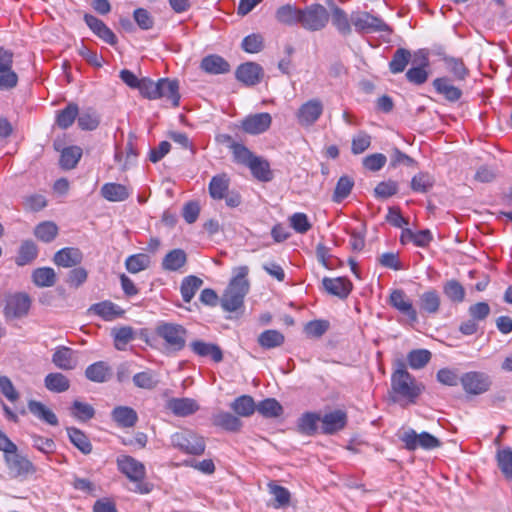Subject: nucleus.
Wrapping results in <instances>:
<instances>
[{
  "label": "nucleus",
  "mask_w": 512,
  "mask_h": 512,
  "mask_svg": "<svg viewBox=\"0 0 512 512\" xmlns=\"http://www.w3.org/2000/svg\"><path fill=\"white\" fill-rule=\"evenodd\" d=\"M248 271L246 266L237 268L236 275L231 279L221 299V306L225 311L234 312L243 305L249 291Z\"/></svg>",
  "instance_id": "nucleus-1"
},
{
  "label": "nucleus",
  "mask_w": 512,
  "mask_h": 512,
  "mask_svg": "<svg viewBox=\"0 0 512 512\" xmlns=\"http://www.w3.org/2000/svg\"><path fill=\"white\" fill-rule=\"evenodd\" d=\"M117 465L120 472L135 483V488H133L132 491L140 494H148L151 492V485L144 482L146 468L143 463L131 456L124 455L117 459Z\"/></svg>",
  "instance_id": "nucleus-2"
},
{
  "label": "nucleus",
  "mask_w": 512,
  "mask_h": 512,
  "mask_svg": "<svg viewBox=\"0 0 512 512\" xmlns=\"http://www.w3.org/2000/svg\"><path fill=\"white\" fill-rule=\"evenodd\" d=\"M391 389L397 396L410 402H414L421 393L420 386L403 363L391 375Z\"/></svg>",
  "instance_id": "nucleus-3"
},
{
  "label": "nucleus",
  "mask_w": 512,
  "mask_h": 512,
  "mask_svg": "<svg viewBox=\"0 0 512 512\" xmlns=\"http://www.w3.org/2000/svg\"><path fill=\"white\" fill-rule=\"evenodd\" d=\"M171 446L180 452L193 456H200L206 448L202 436L192 430L184 429L177 431L170 436Z\"/></svg>",
  "instance_id": "nucleus-4"
},
{
  "label": "nucleus",
  "mask_w": 512,
  "mask_h": 512,
  "mask_svg": "<svg viewBox=\"0 0 512 512\" xmlns=\"http://www.w3.org/2000/svg\"><path fill=\"white\" fill-rule=\"evenodd\" d=\"M351 23L357 33H391V27L380 17L366 11H353L350 14Z\"/></svg>",
  "instance_id": "nucleus-5"
},
{
  "label": "nucleus",
  "mask_w": 512,
  "mask_h": 512,
  "mask_svg": "<svg viewBox=\"0 0 512 512\" xmlns=\"http://www.w3.org/2000/svg\"><path fill=\"white\" fill-rule=\"evenodd\" d=\"M155 332L173 351H180L186 345L187 330L180 324L160 322L156 326Z\"/></svg>",
  "instance_id": "nucleus-6"
},
{
  "label": "nucleus",
  "mask_w": 512,
  "mask_h": 512,
  "mask_svg": "<svg viewBox=\"0 0 512 512\" xmlns=\"http://www.w3.org/2000/svg\"><path fill=\"white\" fill-rule=\"evenodd\" d=\"M329 13L321 4H311L300 12L299 24L308 31H319L326 27Z\"/></svg>",
  "instance_id": "nucleus-7"
},
{
  "label": "nucleus",
  "mask_w": 512,
  "mask_h": 512,
  "mask_svg": "<svg viewBox=\"0 0 512 512\" xmlns=\"http://www.w3.org/2000/svg\"><path fill=\"white\" fill-rule=\"evenodd\" d=\"M400 440L405 444V448L414 451L417 448L432 450L441 446L438 438L428 432L418 434L415 430L409 429L400 435Z\"/></svg>",
  "instance_id": "nucleus-8"
},
{
  "label": "nucleus",
  "mask_w": 512,
  "mask_h": 512,
  "mask_svg": "<svg viewBox=\"0 0 512 512\" xmlns=\"http://www.w3.org/2000/svg\"><path fill=\"white\" fill-rule=\"evenodd\" d=\"M460 383L467 394L480 395L490 389L492 380L484 372L470 371L460 377Z\"/></svg>",
  "instance_id": "nucleus-9"
},
{
  "label": "nucleus",
  "mask_w": 512,
  "mask_h": 512,
  "mask_svg": "<svg viewBox=\"0 0 512 512\" xmlns=\"http://www.w3.org/2000/svg\"><path fill=\"white\" fill-rule=\"evenodd\" d=\"M8 474L11 478L26 477L35 472V467L30 460L16 452L4 454Z\"/></svg>",
  "instance_id": "nucleus-10"
},
{
  "label": "nucleus",
  "mask_w": 512,
  "mask_h": 512,
  "mask_svg": "<svg viewBox=\"0 0 512 512\" xmlns=\"http://www.w3.org/2000/svg\"><path fill=\"white\" fill-rule=\"evenodd\" d=\"M31 298L27 293L19 292L7 297L4 314L7 318H21L27 315Z\"/></svg>",
  "instance_id": "nucleus-11"
},
{
  "label": "nucleus",
  "mask_w": 512,
  "mask_h": 512,
  "mask_svg": "<svg viewBox=\"0 0 512 512\" xmlns=\"http://www.w3.org/2000/svg\"><path fill=\"white\" fill-rule=\"evenodd\" d=\"M324 110L323 103L319 99H311L303 103L297 113L296 118L302 127H310L320 118Z\"/></svg>",
  "instance_id": "nucleus-12"
},
{
  "label": "nucleus",
  "mask_w": 512,
  "mask_h": 512,
  "mask_svg": "<svg viewBox=\"0 0 512 512\" xmlns=\"http://www.w3.org/2000/svg\"><path fill=\"white\" fill-rule=\"evenodd\" d=\"M272 124V117L269 113H256L245 117L241 122V129L250 134L258 135L266 132Z\"/></svg>",
  "instance_id": "nucleus-13"
},
{
  "label": "nucleus",
  "mask_w": 512,
  "mask_h": 512,
  "mask_svg": "<svg viewBox=\"0 0 512 512\" xmlns=\"http://www.w3.org/2000/svg\"><path fill=\"white\" fill-rule=\"evenodd\" d=\"M236 79L246 86L259 84L264 76L263 68L255 62L241 64L235 72Z\"/></svg>",
  "instance_id": "nucleus-14"
},
{
  "label": "nucleus",
  "mask_w": 512,
  "mask_h": 512,
  "mask_svg": "<svg viewBox=\"0 0 512 512\" xmlns=\"http://www.w3.org/2000/svg\"><path fill=\"white\" fill-rule=\"evenodd\" d=\"M389 303L393 308L407 316L410 321L417 322V311L414 309L411 300L407 297L403 290H393L390 294Z\"/></svg>",
  "instance_id": "nucleus-15"
},
{
  "label": "nucleus",
  "mask_w": 512,
  "mask_h": 512,
  "mask_svg": "<svg viewBox=\"0 0 512 512\" xmlns=\"http://www.w3.org/2000/svg\"><path fill=\"white\" fill-rule=\"evenodd\" d=\"M322 286L327 293L340 299L347 298L352 291V283L345 277H324L322 280Z\"/></svg>",
  "instance_id": "nucleus-16"
},
{
  "label": "nucleus",
  "mask_w": 512,
  "mask_h": 512,
  "mask_svg": "<svg viewBox=\"0 0 512 512\" xmlns=\"http://www.w3.org/2000/svg\"><path fill=\"white\" fill-rule=\"evenodd\" d=\"M84 21L92 32L109 45L117 43V37L114 32L100 19L91 15L85 14Z\"/></svg>",
  "instance_id": "nucleus-17"
},
{
  "label": "nucleus",
  "mask_w": 512,
  "mask_h": 512,
  "mask_svg": "<svg viewBox=\"0 0 512 512\" xmlns=\"http://www.w3.org/2000/svg\"><path fill=\"white\" fill-rule=\"evenodd\" d=\"M159 99L169 101L173 107L180 102L179 82L176 79L161 78L158 80Z\"/></svg>",
  "instance_id": "nucleus-18"
},
{
  "label": "nucleus",
  "mask_w": 512,
  "mask_h": 512,
  "mask_svg": "<svg viewBox=\"0 0 512 512\" xmlns=\"http://www.w3.org/2000/svg\"><path fill=\"white\" fill-rule=\"evenodd\" d=\"M346 414L336 410L321 416V430L325 434H333L346 425Z\"/></svg>",
  "instance_id": "nucleus-19"
},
{
  "label": "nucleus",
  "mask_w": 512,
  "mask_h": 512,
  "mask_svg": "<svg viewBox=\"0 0 512 512\" xmlns=\"http://www.w3.org/2000/svg\"><path fill=\"white\" fill-rule=\"evenodd\" d=\"M83 255L78 248L66 247L55 253L53 261L65 268L77 266L82 262Z\"/></svg>",
  "instance_id": "nucleus-20"
},
{
  "label": "nucleus",
  "mask_w": 512,
  "mask_h": 512,
  "mask_svg": "<svg viewBox=\"0 0 512 512\" xmlns=\"http://www.w3.org/2000/svg\"><path fill=\"white\" fill-rule=\"evenodd\" d=\"M190 347L191 350L200 357H210L216 363L223 360L222 350L216 344L196 340L190 343Z\"/></svg>",
  "instance_id": "nucleus-21"
},
{
  "label": "nucleus",
  "mask_w": 512,
  "mask_h": 512,
  "mask_svg": "<svg viewBox=\"0 0 512 512\" xmlns=\"http://www.w3.org/2000/svg\"><path fill=\"white\" fill-rule=\"evenodd\" d=\"M436 92L450 102L458 101L462 96L460 88L454 86L448 77H439L433 81Z\"/></svg>",
  "instance_id": "nucleus-22"
},
{
  "label": "nucleus",
  "mask_w": 512,
  "mask_h": 512,
  "mask_svg": "<svg viewBox=\"0 0 512 512\" xmlns=\"http://www.w3.org/2000/svg\"><path fill=\"white\" fill-rule=\"evenodd\" d=\"M89 311L101 317L105 321H112L118 317H121L124 313L118 305L112 303L111 301L95 303L90 307Z\"/></svg>",
  "instance_id": "nucleus-23"
},
{
  "label": "nucleus",
  "mask_w": 512,
  "mask_h": 512,
  "mask_svg": "<svg viewBox=\"0 0 512 512\" xmlns=\"http://www.w3.org/2000/svg\"><path fill=\"white\" fill-rule=\"evenodd\" d=\"M85 376L92 382L103 383L111 378L112 369L107 362L98 361L86 368Z\"/></svg>",
  "instance_id": "nucleus-24"
},
{
  "label": "nucleus",
  "mask_w": 512,
  "mask_h": 512,
  "mask_svg": "<svg viewBox=\"0 0 512 512\" xmlns=\"http://www.w3.org/2000/svg\"><path fill=\"white\" fill-rule=\"evenodd\" d=\"M187 262V254L182 249L169 251L162 260V269L169 272L179 271Z\"/></svg>",
  "instance_id": "nucleus-25"
},
{
  "label": "nucleus",
  "mask_w": 512,
  "mask_h": 512,
  "mask_svg": "<svg viewBox=\"0 0 512 512\" xmlns=\"http://www.w3.org/2000/svg\"><path fill=\"white\" fill-rule=\"evenodd\" d=\"M101 195L110 202H122L129 198V189L119 183H106L101 187Z\"/></svg>",
  "instance_id": "nucleus-26"
},
{
  "label": "nucleus",
  "mask_w": 512,
  "mask_h": 512,
  "mask_svg": "<svg viewBox=\"0 0 512 512\" xmlns=\"http://www.w3.org/2000/svg\"><path fill=\"white\" fill-rule=\"evenodd\" d=\"M331 21L336 30L343 36L352 33V23L350 15H348L342 8L333 6L331 8Z\"/></svg>",
  "instance_id": "nucleus-27"
},
{
  "label": "nucleus",
  "mask_w": 512,
  "mask_h": 512,
  "mask_svg": "<svg viewBox=\"0 0 512 512\" xmlns=\"http://www.w3.org/2000/svg\"><path fill=\"white\" fill-rule=\"evenodd\" d=\"M169 409L177 416H189L199 409V405L191 398H173L168 403Z\"/></svg>",
  "instance_id": "nucleus-28"
},
{
  "label": "nucleus",
  "mask_w": 512,
  "mask_h": 512,
  "mask_svg": "<svg viewBox=\"0 0 512 512\" xmlns=\"http://www.w3.org/2000/svg\"><path fill=\"white\" fill-rule=\"evenodd\" d=\"M111 416L117 425L123 428L133 427L138 420L136 411L127 406L115 407L112 410Z\"/></svg>",
  "instance_id": "nucleus-29"
},
{
  "label": "nucleus",
  "mask_w": 512,
  "mask_h": 512,
  "mask_svg": "<svg viewBox=\"0 0 512 512\" xmlns=\"http://www.w3.org/2000/svg\"><path fill=\"white\" fill-rule=\"evenodd\" d=\"M200 67L209 74H224L229 72V63L218 55H208L201 61Z\"/></svg>",
  "instance_id": "nucleus-30"
},
{
  "label": "nucleus",
  "mask_w": 512,
  "mask_h": 512,
  "mask_svg": "<svg viewBox=\"0 0 512 512\" xmlns=\"http://www.w3.org/2000/svg\"><path fill=\"white\" fill-rule=\"evenodd\" d=\"M52 362L62 370H72L77 365L73 350L65 346L56 349L52 356Z\"/></svg>",
  "instance_id": "nucleus-31"
},
{
  "label": "nucleus",
  "mask_w": 512,
  "mask_h": 512,
  "mask_svg": "<svg viewBox=\"0 0 512 512\" xmlns=\"http://www.w3.org/2000/svg\"><path fill=\"white\" fill-rule=\"evenodd\" d=\"M215 426L221 427L230 432H237L242 427L241 420L230 412L220 411L212 416Z\"/></svg>",
  "instance_id": "nucleus-32"
},
{
  "label": "nucleus",
  "mask_w": 512,
  "mask_h": 512,
  "mask_svg": "<svg viewBox=\"0 0 512 512\" xmlns=\"http://www.w3.org/2000/svg\"><path fill=\"white\" fill-rule=\"evenodd\" d=\"M441 299L439 293L430 289L419 297V307L422 313L436 314L440 309Z\"/></svg>",
  "instance_id": "nucleus-33"
},
{
  "label": "nucleus",
  "mask_w": 512,
  "mask_h": 512,
  "mask_svg": "<svg viewBox=\"0 0 512 512\" xmlns=\"http://www.w3.org/2000/svg\"><path fill=\"white\" fill-rule=\"evenodd\" d=\"M28 409L35 417L46 422L47 424L51 426L58 425V418L56 414L47 408L43 403L36 400H30L28 402Z\"/></svg>",
  "instance_id": "nucleus-34"
},
{
  "label": "nucleus",
  "mask_w": 512,
  "mask_h": 512,
  "mask_svg": "<svg viewBox=\"0 0 512 512\" xmlns=\"http://www.w3.org/2000/svg\"><path fill=\"white\" fill-rule=\"evenodd\" d=\"M301 9L293 5L286 4L280 6L275 13L276 20L284 25L292 26L299 24Z\"/></svg>",
  "instance_id": "nucleus-35"
},
{
  "label": "nucleus",
  "mask_w": 512,
  "mask_h": 512,
  "mask_svg": "<svg viewBox=\"0 0 512 512\" xmlns=\"http://www.w3.org/2000/svg\"><path fill=\"white\" fill-rule=\"evenodd\" d=\"M203 285V280L197 276L189 275L184 277L181 286L180 292L184 302L189 303L194 298L196 292Z\"/></svg>",
  "instance_id": "nucleus-36"
},
{
  "label": "nucleus",
  "mask_w": 512,
  "mask_h": 512,
  "mask_svg": "<svg viewBox=\"0 0 512 512\" xmlns=\"http://www.w3.org/2000/svg\"><path fill=\"white\" fill-rule=\"evenodd\" d=\"M38 256V248L31 240H25L21 243L15 263L18 266H25L34 261Z\"/></svg>",
  "instance_id": "nucleus-37"
},
{
  "label": "nucleus",
  "mask_w": 512,
  "mask_h": 512,
  "mask_svg": "<svg viewBox=\"0 0 512 512\" xmlns=\"http://www.w3.org/2000/svg\"><path fill=\"white\" fill-rule=\"evenodd\" d=\"M230 408L240 417H249L255 412L256 404L251 396L242 395L230 404Z\"/></svg>",
  "instance_id": "nucleus-38"
},
{
  "label": "nucleus",
  "mask_w": 512,
  "mask_h": 512,
  "mask_svg": "<svg viewBox=\"0 0 512 512\" xmlns=\"http://www.w3.org/2000/svg\"><path fill=\"white\" fill-rule=\"evenodd\" d=\"M497 466L508 481L512 482V449L499 448L496 453Z\"/></svg>",
  "instance_id": "nucleus-39"
},
{
  "label": "nucleus",
  "mask_w": 512,
  "mask_h": 512,
  "mask_svg": "<svg viewBox=\"0 0 512 512\" xmlns=\"http://www.w3.org/2000/svg\"><path fill=\"white\" fill-rule=\"evenodd\" d=\"M33 283L37 287H52L56 283V274L53 268L41 267L32 272Z\"/></svg>",
  "instance_id": "nucleus-40"
},
{
  "label": "nucleus",
  "mask_w": 512,
  "mask_h": 512,
  "mask_svg": "<svg viewBox=\"0 0 512 512\" xmlns=\"http://www.w3.org/2000/svg\"><path fill=\"white\" fill-rule=\"evenodd\" d=\"M284 341V335L274 329L265 330L258 336V343L264 349L280 347Z\"/></svg>",
  "instance_id": "nucleus-41"
},
{
  "label": "nucleus",
  "mask_w": 512,
  "mask_h": 512,
  "mask_svg": "<svg viewBox=\"0 0 512 512\" xmlns=\"http://www.w3.org/2000/svg\"><path fill=\"white\" fill-rule=\"evenodd\" d=\"M229 179L225 174L212 177L209 183V194L213 199L221 200L229 191Z\"/></svg>",
  "instance_id": "nucleus-42"
},
{
  "label": "nucleus",
  "mask_w": 512,
  "mask_h": 512,
  "mask_svg": "<svg viewBox=\"0 0 512 512\" xmlns=\"http://www.w3.org/2000/svg\"><path fill=\"white\" fill-rule=\"evenodd\" d=\"M248 167L253 176L258 180L267 182L272 179V172L270 170L269 163L262 158L255 156Z\"/></svg>",
  "instance_id": "nucleus-43"
},
{
  "label": "nucleus",
  "mask_w": 512,
  "mask_h": 512,
  "mask_svg": "<svg viewBox=\"0 0 512 512\" xmlns=\"http://www.w3.org/2000/svg\"><path fill=\"white\" fill-rule=\"evenodd\" d=\"M45 387L52 392H65L70 387L69 379L62 373H49L44 380Z\"/></svg>",
  "instance_id": "nucleus-44"
},
{
  "label": "nucleus",
  "mask_w": 512,
  "mask_h": 512,
  "mask_svg": "<svg viewBox=\"0 0 512 512\" xmlns=\"http://www.w3.org/2000/svg\"><path fill=\"white\" fill-rule=\"evenodd\" d=\"M444 64L446 70L453 75L455 80L464 81L469 74V70L460 58L445 57Z\"/></svg>",
  "instance_id": "nucleus-45"
},
{
  "label": "nucleus",
  "mask_w": 512,
  "mask_h": 512,
  "mask_svg": "<svg viewBox=\"0 0 512 512\" xmlns=\"http://www.w3.org/2000/svg\"><path fill=\"white\" fill-rule=\"evenodd\" d=\"M112 336L114 338V346L117 350L123 351L129 342L135 339V332L130 326H123L120 328H114L112 330Z\"/></svg>",
  "instance_id": "nucleus-46"
},
{
  "label": "nucleus",
  "mask_w": 512,
  "mask_h": 512,
  "mask_svg": "<svg viewBox=\"0 0 512 512\" xmlns=\"http://www.w3.org/2000/svg\"><path fill=\"white\" fill-rule=\"evenodd\" d=\"M443 293L449 300L456 303L463 302L466 295L465 289L462 286V284L455 279L448 280L447 282L444 283Z\"/></svg>",
  "instance_id": "nucleus-47"
},
{
  "label": "nucleus",
  "mask_w": 512,
  "mask_h": 512,
  "mask_svg": "<svg viewBox=\"0 0 512 512\" xmlns=\"http://www.w3.org/2000/svg\"><path fill=\"white\" fill-rule=\"evenodd\" d=\"M321 423V415L319 413L307 412L299 419L300 430L307 435H314L317 433Z\"/></svg>",
  "instance_id": "nucleus-48"
},
{
  "label": "nucleus",
  "mask_w": 512,
  "mask_h": 512,
  "mask_svg": "<svg viewBox=\"0 0 512 512\" xmlns=\"http://www.w3.org/2000/svg\"><path fill=\"white\" fill-rule=\"evenodd\" d=\"M151 260L147 254L138 253L129 256L125 261V267L130 273H139L150 266Z\"/></svg>",
  "instance_id": "nucleus-49"
},
{
  "label": "nucleus",
  "mask_w": 512,
  "mask_h": 512,
  "mask_svg": "<svg viewBox=\"0 0 512 512\" xmlns=\"http://www.w3.org/2000/svg\"><path fill=\"white\" fill-rule=\"evenodd\" d=\"M67 433L73 445H75L83 454L91 453L92 445L88 437L81 430L75 427H70L67 428Z\"/></svg>",
  "instance_id": "nucleus-50"
},
{
  "label": "nucleus",
  "mask_w": 512,
  "mask_h": 512,
  "mask_svg": "<svg viewBox=\"0 0 512 512\" xmlns=\"http://www.w3.org/2000/svg\"><path fill=\"white\" fill-rule=\"evenodd\" d=\"M411 58V53L407 49L398 48L392 57V60L389 63L390 71L393 74L401 73L405 70L407 64L409 63Z\"/></svg>",
  "instance_id": "nucleus-51"
},
{
  "label": "nucleus",
  "mask_w": 512,
  "mask_h": 512,
  "mask_svg": "<svg viewBox=\"0 0 512 512\" xmlns=\"http://www.w3.org/2000/svg\"><path fill=\"white\" fill-rule=\"evenodd\" d=\"M82 156V149L78 146H70L63 149L60 157V165L64 169H73Z\"/></svg>",
  "instance_id": "nucleus-52"
},
{
  "label": "nucleus",
  "mask_w": 512,
  "mask_h": 512,
  "mask_svg": "<svg viewBox=\"0 0 512 512\" xmlns=\"http://www.w3.org/2000/svg\"><path fill=\"white\" fill-rule=\"evenodd\" d=\"M79 109L74 103L68 104L63 110L58 112L56 123L62 129L69 128L76 117L78 116Z\"/></svg>",
  "instance_id": "nucleus-53"
},
{
  "label": "nucleus",
  "mask_w": 512,
  "mask_h": 512,
  "mask_svg": "<svg viewBox=\"0 0 512 512\" xmlns=\"http://www.w3.org/2000/svg\"><path fill=\"white\" fill-rule=\"evenodd\" d=\"M158 379L155 372L152 370H145L133 376V383L136 387L152 390L158 385Z\"/></svg>",
  "instance_id": "nucleus-54"
},
{
  "label": "nucleus",
  "mask_w": 512,
  "mask_h": 512,
  "mask_svg": "<svg viewBox=\"0 0 512 512\" xmlns=\"http://www.w3.org/2000/svg\"><path fill=\"white\" fill-rule=\"evenodd\" d=\"M58 233L56 224L45 221L38 224L34 230V235L41 241L49 243L55 239Z\"/></svg>",
  "instance_id": "nucleus-55"
},
{
  "label": "nucleus",
  "mask_w": 512,
  "mask_h": 512,
  "mask_svg": "<svg viewBox=\"0 0 512 512\" xmlns=\"http://www.w3.org/2000/svg\"><path fill=\"white\" fill-rule=\"evenodd\" d=\"M354 186V181L349 176H342L339 178L334 193H333V201L336 203H340L342 200L347 198L351 193V190Z\"/></svg>",
  "instance_id": "nucleus-56"
},
{
  "label": "nucleus",
  "mask_w": 512,
  "mask_h": 512,
  "mask_svg": "<svg viewBox=\"0 0 512 512\" xmlns=\"http://www.w3.org/2000/svg\"><path fill=\"white\" fill-rule=\"evenodd\" d=\"M268 489L271 495L275 499L274 507L282 508L289 505L290 492L283 486L276 484L275 482L268 483Z\"/></svg>",
  "instance_id": "nucleus-57"
},
{
  "label": "nucleus",
  "mask_w": 512,
  "mask_h": 512,
  "mask_svg": "<svg viewBox=\"0 0 512 512\" xmlns=\"http://www.w3.org/2000/svg\"><path fill=\"white\" fill-rule=\"evenodd\" d=\"M257 411L265 417H278L283 409L280 403L273 398H267L256 405Z\"/></svg>",
  "instance_id": "nucleus-58"
},
{
  "label": "nucleus",
  "mask_w": 512,
  "mask_h": 512,
  "mask_svg": "<svg viewBox=\"0 0 512 512\" xmlns=\"http://www.w3.org/2000/svg\"><path fill=\"white\" fill-rule=\"evenodd\" d=\"M431 359V353L425 349L413 350L408 354L407 360L411 368L421 369Z\"/></svg>",
  "instance_id": "nucleus-59"
},
{
  "label": "nucleus",
  "mask_w": 512,
  "mask_h": 512,
  "mask_svg": "<svg viewBox=\"0 0 512 512\" xmlns=\"http://www.w3.org/2000/svg\"><path fill=\"white\" fill-rule=\"evenodd\" d=\"M424 60L425 61H424L423 65L418 66V67H411L406 72V78L409 82L416 84V85H421L427 81L428 72L426 71L425 67L428 66V59L425 58Z\"/></svg>",
  "instance_id": "nucleus-60"
},
{
  "label": "nucleus",
  "mask_w": 512,
  "mask_h": 512,
  "mask_svg": "<svg viewBox=\"0 0 512 512\" xmlns=\"http://www.w3.org/2000/svg\"><path fill=\"white\" fill-rule=\"evenodd\" d=\"M231 149L234 160L237 163L243 164L247 167L256 156L246 146L239 143H233L231 145Z\"/></svg>",
  "instance_id": "nucleus-61"
},
{
  "label": "nucleus",
  "mask_w": 512,
  "mask_h": 512,
  "mask_svg": "<svg viewBox=\"0 0 512 512\" xmlns=\"http://www.w3.org/2000/svg\"><path fill=\"white\" fill-rule=\"evenodd\" d=\"M72 410L73 416L81 421L90 420L95 415V410L90 404L83 403L78 400L73 402Z\"/></svg>",
  "instance_id": "nucleus-62"
},
{
  "label": "nucleus",
  "mask_w": 512,
  "mask_h": 512,
  "mask_svg": "<svg viewBox=\"0 0 512 512\" xmlns=\"http://www.w3.org/2000/svg\"><path fill=\"white\" fill-rule=\"evenodd\" d=\"M433 178L427 173H419L412 178L411 188L418 193H425L433 186Z\"/></svg>",
  "instance_id": "nucleus-63"
},
{
  "label": "nucleus",
  "mask_w": 512,
  "mask_h": 512,
  "mask_svg": "<svg viewBox=\"0 0 512 512\" xmlns=\"http://www.w3.org/2000/svg\"><path fill=\"white\" fill-rule=\"evenodd\" d=\"M290 226L300 234H305L311 229V223L305 213L297 212L289 218Z\"/></svg>",
  "instance_id": "nucleus-64"
}]
</instances>
